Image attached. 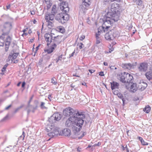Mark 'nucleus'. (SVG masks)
I'll return each instance as SVG.
<instances>
[{
  "label": "nucleus",
  "mask_w": 152,
  "mask_h": 152,
  "mask_svg": "<svg viewBox=\"0 0 152 152\" xmlns=\"http://www.w3.org/2000/svg\"><path fill=\"white\" fill-rule=\"evenodd\" d=\"M63 114L66 116L70 117L65 122L66 126L71 127L74 134L78 135V132L80 130L84 122L83 119L85 117L84 113L68 107L64 110Z\"/></svg>",
  "instance_id": "f257e3e1"
},
{
  "label": "nucleus",
  "mask_w": 152,
  "mask_h": 152,
  "mask_svg": "<svg viewBox=\"0 0 152 152\" xmlns=\"http://www.w3.org/2000/svg\"><path fill=\"white\" fill-rule=\"evenodd\" d=\"M116 4H112L110 9L107 13V15L103 19V24L102 27L104 32L108 30L113 22H117L119 19L120 12L118 8L115 7Z\"/></svg>",
  "instance_id": "f03ea898"
},
{
  "label": "nucleus",
  "mask_w": 152,
  "mask_h": 152,
  "mask_svg": "<svg viewBox=\"0 0 152 152\" xmlns=\"http://www.w3.org/2000/svg\"><path fill=\"white\" fill-rule=\"evenodd\" d=\"M11 24H7L6 26H4V28L2 30L3 33L2 35L0 36V46H4V40L5 38L4 36L7 35L9 34L11 28Z\"/></svg>",
  "instance_id": "7ed1b4c3"
},
{
  "label": "nucleus",
  "mask_w": 152,
  "mask_h": 152,
  "mask_svg": "<svg viewBox=\"0 0 152 152\" xmlns=\"http://www.w3.org/2000/svg\"><path fill=\"white\" fill-rule=\"evenodd\" d=\"M55 19L59 23L63 24L69 19V16L67 14L61 12L57 14L55 17Z\"/></svg>",
  "instance_id": "20e7f679"
},
{
  "label": "nucleus",
  "mask_w": 152,
  "mask_h": 152,
  "mask_svg": "<svg viewBox=\"0 0 152 152\" xmlns=\"http://www.w3.org/2000/svg\"><path fill=\"white\" fill-rule=\"evenodd\" d=\"M50 132L48 134V135L52 138L55 136H57L59 134V132L58 128L51 125Z\"/></svg>",
  "instance_id": "39448f33"
},
{
  "label": "nucleus",
  "mask_w": 152,
  "mask_h": 152,
  "mask_svg": "<svg viewBox=\"0 0 152 152\" xmlns=\"http://www.w3.org/2000/svg\"><path fill=\"white\" fill-rule=\"evenodd\" d=\"M148 64L147 63L142 62L140 63L137 66V69L140 72H145L148 68Z\"/></svg>",
  "instance_id": "423d86ee"
},
{
  "label": "nucleus",
  "mask_w": 152,
  "mask_h": 152,
  "mask_svg": "<svg viewBox=\"0 0 152 152\" xmlns=\"http://www.w3.org/2000/svg\"><path fill=\"white\" fill-rule=\"evenodd\" d=\"M137 84L136 83H132L130 84H128L126 87V89L129 90L130 92H135L137 90Z\"/></svg>",
  "instance_id": "0eeeda50"
},
{
  "label": "nucleus",
  "mask_w": 152,
  "mask_h": 152,
  "mask_svg": "<svg viewBox=\"0 0 152 152\" xmlns=\"http://www.w3.org/2000/svg\"><path fill=\"white\" fill-rule=\"evenodd\" d=\"M37 105L34 106L30 104L29 102H28L27 105L26 107L25 110H27V114L28 115L31 111L33 113H34L35 110L37 109Z\"/></svg>",
  "instance_id": "6e6552de"
},
{
  "label": "nucleus",
  "mask_w": 152,
  "mask_h": 152,
  "mask_svg": "<svg viewBox=\"0 0 152 152\" xmlns=\"http://www.w3.org/2000/svg\"><path fill=\"white\" fill-rule=\"evenodd\" d=\"M62 37L58 35L56 37H53V44L52 45V46L54 48H56L57 46V45H58L61 42V38Z\"/></svg>",
  "instance_id": "1a4fd4ad"
},
{
  "label": "nucleus",
  "mask_w": 152,
  "mask_h": 152,
  "mask_svg": "<svg viewBox=\"0 0 152 152\" xmlns=\"http://www.w3.org/2000/svg\"><path fill=\"white\" fill-rule=\"evenodd\" d=\"M11 40L12 38L9 36L7 35L5 41H4L5 45V51L6 52L8 50L9 45L10 44Z\"/></svg>",
  "instance_id": "9d476101"
},
{
  "label": "nucleus",
  "mask_w": 152,
  "mask_h": 152,
  "mask_svg": "<svg viewBox=\"0 0 152 152\" xmlns=\"http://www.w3.org/2000/svg\"><path fill=\"white\" fill-rule=\"evenodd\" d=\"M45 37L46 41L47 42V45L49 46L50 43L52 42L53 37L49 33H47L45 34Z\"/></svg>",
  "instance_id": "9b49d317"
},
{
  "label": "nucleus",
  "mask_w": 152,
  "mask_h": 152,
  "mask_svg": "<svg viewBox=\"0 0 152 152\" xmlns=\"http://www.w3.org/2000/svg\"><path fill=\"white\" fill-rule=\"evenodd\" d=\"M126 77L127 78L129 84H130L131 83H132V80H133V76L131 75V74L128 73H126Z\"/></svg>",
  "instance_id": "f8f14e48"
},
{
  "label": "nucleus",
  "mask_w": 152,
  "mask_h": 152,
  "mask_svg": "<svg viewBox=\"0 0 152 152\" xmlns=\"http://www.w3.org/2000/svg\"><path fill=\"white\" fill-rule=\"evenodd\" d=\"M110 83L111 88L112 90L115 88H118V86H119V84L118 83L113 81Z\"/></svg>",
  "instance_id": "ddd939ff"
},
{
  "label": "nucleus",
  "mask_w": 152,
  "mask_h": 152,
  "mask_svg": "<svg viewBox=\"0 0 152 152\" xmlns=\"http://www.w3.org/2000/svg\"><path fill=\"white\" fill-rule=\"evenodd\" d=\"M63 135L66 136H69L71 134L70 130L68 129H64L63 130Z\"/></svg>",
  "instance_id": "4468645a"
},
{
  "label": "nucleus",
  "mask_w": 152,
  "mask_h": 152,
  "mask_svg": "<svg viewBox=\"0 0 152 152\" xmlns=\"http://www.w3.org/2000/svg\"><path fill=\"white\" fill-rule=\"evenodd\" d=\"M60 4V8L61 10H64V8L68 7V3L66 1H63Z\"/></svg>",
  "instance_id": "2eb2a0df"
},
{
  "label": "nucleus",
  "mask_w": 152,
  "mask_h": 152,
  "mask_svg": "<svg viewBox=\"0 0 152 152\" xmlns=\"http://www.w3.org/2000/svg\"><path fill=\"white\" fill-rule=\"evenodd\" d=\"M147 86V84L145 82H143L139 85V88L141 91H142L145 89Z\"/></svg>",
  "instance_id": "dca6fc26"
},
{
  "label": "nucleus",
  "mask_w": 152,
  "mask_h": 152,
  "mask_svg": "<svg viewBox=\"0 0 152 152\" xmlns=\"http://www.w3.org/2000/svg\"><path fill=\"white\" fill-rule=\"evenodd\" d=\"M54 115H55V118L56 121L60 120L62 117V115L58 113H55Z\"/></svg>",
  "instance_id": "f3484780"
},
{
  "label": "nucleus",
  "mask_w": 152,
  "mask_h": 152,
  "mask_svg": "<svg viewBox=\"0 0 152 152\" xmlns=\"http://www.w3.org/2000/svg\"><path fill=\"white\" fill-rule=\"evenodd\" d=\"M145 76L149 80L152 79V71H150L145 74Z\"/></svg>",
  "instance_id": "a211bd4d"
},
{
  "label": "nucleus",
  "mask_w": 152,
  "mask_h": 152,
  "mask_svg": "<svg viewBox=\"0 0 152 152\" xmlns=\"http://www.w3.org/2000/svg\"><path fill=\"white\" fill-rule=\"evenodd\" d=\"M11 52H12L13 53V56H12V59H11V61H13V60L15 59L17 56H18L19 54V53L18 52H16V51L14 49L12 50Z\"/></svg>",
  "instance_id": "6ab92c4d"
},
{
  "label": "nucleus",
  "mask_w": 152,
  "mask_h": 152,
  "mask_svg": "<svg viewBox=\"0 0 152 152\" xmlns=\"http://www.w3.org/2000/svg\"><path fill=\"white\" fill-rule=\"evenodd\" d=\"M105 39L107 40H113L114 39V37L113 35H109V34L107 33H106L105 35Z\"/></svg>",
  "instance_id": "aec40b11"
},
{
  "label": "nucleus",
  "mask_w": 152,
  "mask_h": 152,
  "mask_svg": "<svg viewBox=\"0 0 152 152\" xmlns=\"http://www.w3.org/2000/svg\"><path fill=\"white\" fill-rule=\"evenodd\" d=\"M126 77V72H124L121 73L120 77V81L122 83H124V81H125V78Z\"/></svg>",
  "instance_id": "412c9836"
},
{
  "label": "nucleus",
  "mask_w": 152,
  "mask_h": 152,
  "mask_svg": "<svg viewBox=\"0 0 152 152\" xmlns=\"http://www.w3.org/2000/svg\"><path fill=\"white\" fill-rule=\"evenodd\" d=\"M133 1L137 5L141 6L142 4V0H133Z\"/></svg>",
  "instance_id": "4be33fe9"
},
{
  "label": "nucleus",
  "mask_w": 152,
  "mask_h": 152,
  "mask_svg": "<svg viewBox=\"0 0 152 152\" xmlns=\"http://www.w3.org/2000/svg\"><path fill=\"white\" fill-rule=\"evenodd\" d=\"M131 64L129 63L127 64H123L122 65V67L124 69H130V65Z\"/></svg>",
  "instance_id": "5701e85b"
},
{
  "label": "nucleus",
  "mask_w": 152,
  "mask_h": 152,
  "mask_svg": "<svg viewBox=\"0 0 152 152\" xmlns=\"http://www.w3.org/2000/svg\"><path fill=\"white\" fill-rule=\"evenodd\" d=\"M117 95L119 98H120V99H121L122 100L123 104L124 105V102L125 101V98L124 97V96L121 93H118L117 94Z\"/></svg>",
  "instance_id": "b1692460"
},
{
  "label": "nucleus",
  "mask_w": 152,
  "mask_h": 152,
  "mask_svg": "<svg viewBox=\"0 0 152 152\" xmlns=\"http://www.w3.org/2000/svg\"><path fill=\"white\" fill-rule=\"evenodd\" d=\"M55 118V115L53 114L49 118V121L51 123L56 122V121Z\"/></svg>",
  "instance_id": "393cba45"
},
{
  "label": "nucleus",
  "mask_w": 152,
  "mask_h": 152,
  "mask_svg": "<svg viewBox=\"0 0 152 152\" xmlns=\"http://www.w3.org/2000/svg\"><path fill=\"white\" fill-rule=\"evenodd\" d=\"M82 4L86 7H88L89 5L90 0H82Z\"/></svg>",
  "instance_id": "a878e982"
},
{
  "label": "nucleus",
  "mask_w": 152,
  "mask_h": 152,
  "mask_svg": "<svg viewBox=\"0 0 152 152\" xmlns=\"http://www.w3.org/2000/svg\"><path fill=\"white\" fill-rule=\"evenodd\" d=\"M54 47L52 46L51 48L49 49H45L44 51L45 52H47L48 54H50L54 50Z\"/></svg>",
  "instance_id": "bb28decb"
},
{
  "label": "nucleus",
  "mask_w": 152,
  "mask_h": 152,
  "mask_svg": "<svg viewBox=\"0 0 152 152\" xmlns=\"http://www.w3.org/2000/svg\"><path fill=\"white\" fill-rule=\"evenodd\" d=\"M151 110V107L149 106L148 105L144 108L143 111L147 113H148Z\"/></svg>",
  "instance_id": "cd10ccee"
},
{
  "label": "nucleus",
  "mask_w": 152,
  "mask_h": 152,
  "mask_svg": "<svg viewBox=\"0 0 152 152\" xmlns=\"http://www.w3.org/2000/svg\"><path fill=\"white\" fill-rule=\"evenodd\" d=\"M55 15V13H52L49 14V20H53V18L54 15Z\"/></svg>",
  "instance_id": "c85d7f7f"
},
{
  "label": "nucleus",
  "mask_w": 152,
  "mask_h": 152,
  "mask_svg": "<svg viewBox=\"0 0 152 152\" xmlns=\"http://www.w3.org/2000/svg\"><path fill=\"white\" fill-rule=\"evenodd\" d=\"M97 35H95L96 38V44H98L100 42V38L99 36H97Z\"/></svg>",
  "instance_id": "c756f323"
},
{
  "label": "nucleus",
  "mask_w": 152,
  "mask_h": 152,
  "mask_svg": "<svg viewBox=\"0 0 152 152\" xmlns=\"http://www.w3.org/2000/svg\"><path fill=\"white\" fill-rule=\"evenodd\" d=\"M137 65V62H136L134 63H133L132 64H131V65H130V68L131 69H134L135 66Z\"/></svg>",
  "instance_id": "7c9ffc66"
},
{
  "label": "nucleus",
  "mask_w": 152,
  "mask_h": 152,
  "mask_svg": "<svg viewBox=\"0 0 152 152\" xmlns=\"http://www.w3.org/2000/svg\"><path fill=\"white\" fill-rule=\"evenodd\" d=\"M51 83L54 85H56L57 83V80L56 78H55L54 77L52 78L51 80Z\"/></svg>",
  "instance_id": "2f4dec72"
},
{
  "label": "nucleus",
  "mask_w": 152,
  "mask_h": 152,
  "mask_svg": "<svg viewBox=\"0 0 152 152\" xmlns=\"http://www.w3.org/2000/svg\"><path fill=\"white\" fill-rule=\"evenodd\" d=\"M64 10H61L62 12H64L66 14V13L68 12L69 11V9L68 7L64 8Z\"/></svg>",
  "instance_id": "473e14b6"
},
{
  "label": "nucleus",
  "mask_w": 152,
  "mask_h": 152,
  "mask_svg": "<svg viewBox=\"0 0 152 152\" xmlns=\"http://www.w3.org/2000/svg\"><path fill=\"white\" fill-rule=\"evenodd\" d=\"M56 10V6L55 5H54L52 9L51 13H55V11Z\"/></svg>",
  "instance_id": "72a5a7b5"
},
{
  "label": "nucleus",
  "mask_w": 152,
  "mask_h": 152,
  "mask_svg": "<svg viewBox=\"0 0 152 152\" xmlns=\"http://www.w3.org/2000/svg\"><path fill=\"white\" fill-rule=\"evenodd\" d=\"M99 28H98V32L97 33H96V34L95 35H97V36H100V34L102 32V31H103V29H102V31H101V30H100V31L99 30V29H100L99 28Z\"/></svg>",
  "instance_id": "f704fd0d"
},
{
  "label": "nucleus",
  "mask_w": 152,
  "mask_h": 152,
  "mask_svg": "<svg viewBox=\"0 0 152 152\" xmlns=\"http://www.w3.org/2000/svg\"><path fill=\"white\" fill-rule=\"evenodd\" d=\"M45 104V103L43 102H41V104L40 105L42 109H46V107L44 106V105Z\"/></svg>",
  "instance_id": "c9c22d12"
},
{
  "label": "nucleus",
  "mask_w": 152,
  "mask_h": 152,
  "mask_svg": "<svg viewBox=\"0 0 152 152\" xmlns=\"http://www.w3.org/2000/svg\"><path fill=\"white\" fill-rule=\"evenodd\" d=\"M8 64H6L4 66V67L2 69L1 71L2 72L4 71H5L6 69V68L7 66H8Z\"/></svg>",
  "instance_id": "e433bc0d"
},
{
  "label": "nucleus",
  "mask_w": 152,
  "mask_h": 152,
  "mask_svg": "<svg viewBox=\"0 0 152 152\" xmlns=\"http://www.w3.org/2000/svg\"><path fill=\"white\" fill-rule=\"evenodd\" d=\"M13 53H12V52H11L8 57V59L9 60V61L11 59V58L12 57V56H13Z\"/></svg>",
  "instance_id": "4c0bfd02"
},
{
  "label": "nucleus",
  "mask_w": 152,
  "mask_h": 152,
  "mask_svg": "<svg viewBox=\"0 0 152 152\" xmlns=\"http://www.w3.org/2000/svg\"><path fill=\"white\" fill-rule=\"evenodd\" d=\"M86 7H85L84 5H83L82 4L80 6V8L82 9L83 10H85Z\"/></svg>",
  "instance_id": "58836bf2"
},
{
  "label": "nucleus",
  "mask_w": 152,
  "mask_h": 152,
  "mask_svg": "<svg viewBox=\"0 0 152 152\" xmlns=\"http://www.w3.org/2000/svg\"><path fill=\"white\" fill-rule=\"evenodd\" d=\"M8 118V115H7L5 117L3 118L1 121H4L7 120Z\"/></svg>",
  "instance_id": "ea45409f"
},
{
  "label": "nucleus",
  "mask_w": 152,
  "mask_h": 152,
  "mask_svg": "<svg viewBox=\"0 0 152 152\" xmlns=\"http://www.w3.org/2000/svg\"><path fill=\"white\" fill-rule=\"evenodd\" d=\"M141 143L143 145H147L148 144V143L145 142L143 140L141 141Z\"/></svg>",
  "instance_id": "a19ab883"
},
{
  "label": "nucleus",
  "mask_w": 152,
  "mask_h": 152,
  "mask_svg": "<svg viewBox=\"0 0 152 152\" xmlns=\"http://www.w3.org/2000/svg\"><path fill=\"white\" fill-rule=\"evenodd\" d=\"M49 14H46L45 15V19L47 20H49Z\"/></svg>",
  "instance_id": "79ce46f5"
},
{
  "label": "nucleus",
  "mask_w": 152,
  "mask_h": 152,
  "mask_svg": "<svg viewBox=\"0 0 152 152\" xmlns=\"http://www.w3.org/2000/svg\"><path fill=\"white\" fill-rule=\"evenodd\" d=\"M101 145V143L100 142H98L97 144H95L92 146V147H95L96 146H99Z\"/></svg>",
  "instance_id": "37998d69"
},
{
  "label": "nucleus",
  "mask_w": 152,
  "mask_h": 152,
  "mask_svg": "<svg viewBox=\"0 0 152 152\" xmlns=\"http://www.w3.org/2000/svg\"><path fill=\"white\" fill-rule=\"evenodd\" d=\"M114 33V30H110V31H109L107 33L109 34V35H113V33Z\"/></svg>",
  "instance_id": "c03bdc74"
},
{
  "label": "nucleus",
  "mask_w": 152,
  "mask_h": 152,
  "mask_svg": "<svg viewBox=\"0 0 152 152\" xmlns=\"http://www.w3.org/2000/svg\"><path fill=\"white\" fill-rule=\"evenodd\" d=\"M125 81H124V83H128V84H129L128 81L127 80V78L126 77L125 78Z\"/></svg>",
  "instance_id": "a18cd8bd"
},
{
  "label": "nucleus",
  "mask_w": 152,
  "mask_h": 152,
  "mask_svg": "<svg viewBox=\"0 0 152 152\" xmlns=\"http://www.w3.org/2000/svg\"><path fill=\"white\" fill-rule=\"evenodd\" d=\"M47 21L48 22V26H52L53 23L49 21V20H48Z\"/></svg>",
  "instance_id": "49530a36"
},
{
  "label": "nucleus",
  "mask_w": 152,
  "mask_h": 152,
  "mask_svg": "<svg viewBox=\"0 0 152 152\" xmlns=\"http://www.w3.org/2000/svg\"><path fill=\"white\" fill-rule=\"evenodd\" d=\"M41 44H39L37 47L36 48V50L35 51V53H36L37 51V50H38L39 48V47Z\"/></svg>",
  "instance_id": "de8ad7c7"
},
{
  "label": "nucleus",
  "mask_w": 152,
  "mask_h": 152,
  "mask_svg": "<svg viewBox=\"0 0 152 152\" xmlns=\"http://www.w3.org/2000/svg\"><path fill=\"white\" fill-rule=\"evenodd\" d=\"M85 38V36L84 35H82L80 38V39L81 40H83Z\"/></svg>",
  "instance_id": "09e8293b"
},
{
  "label": "nucleus",
  "mask_w": 152,
  "mask_h": 152,
  "mask_svg": "<svg viewBox=\"0 0 152 152\" xmlns=\"http://www.w3.org/2000/svg\"><path fill=\"white\" fill-rule=\"evenodd\" d=\"M62 56V55H61V56H60L58 57V60H59L60 61H61Z\"/></svg>",
  "instance_id": "8fccbe9b"
},
{
  "label": "nucleus",
  "mask_w": 152,
  "mask_h": 152,
  "mask_svg": "<svg viewBox=\"0 0 152 152\" xmlns=\"http://www.w3.org/2000/svg\"><path fill=\"white\" fill-rule=\"evenodd\" d=\"M104 73L103 72H99V75L101 76H104V75L103 74Z\"/></svg>",
  "instance_id": "3c124183"
},
{
  "label": "nucleus",
  "mask_w": 152,
  "mask_h": 152,
  "mask_svg": "<svg viewBox=\"0 0 152 152\" xmlns=\"http://www.w3.org/2000/svg\"><path fill=\"white\" fill-rule=\"evenodd\" d=\"M59 30L61 32H63L64 31V29H63V28H59Z\"/></svg>",
  "instance_id": "603ef678"
},
{
  "label": "nucleus",
  "mask_w": 152,
  "mask_h": 152,
  "mask_svg": "<svg viewBox=\"0 0 152 152\" xmlns=\"http://www.w3.org/2000/svg\"><path fill=\"white\" fill-rule=\"evenodd\" d=\"M88 71L89 72H90L91 73V74L93 72H94L95 71V70H93V69H89Z\"/></svg>",
  "instance_id": "864d4df0"
},
{
  "label": "nucleus",
  "mask_w": 152,
  "mask_h": 152,
  "mask_svg": "<svg viewBox=\"0 0 152 152\" xmlns=\"http://www.w3.org/2000/svg\"><path fill=\"white\" fill-rule=\"evenodd\" d=\"M26 84V83L25 82H23L22 83V87L23 88L25 87Z\"/></svg>",
  "instance_id": "5fc2aeb1"
},
{
  "label": "nucleus",
  "mask_w": 152,
  "mask_h": 152,
  "mask_svg": "<svg viewBox=\"0 0 152 152\" xmlns=\"http://www.w3.org/2000/svg\"><path fill=\"white\" fill-rule=\"evenodd\" d=\"M12 106V105L10 104L8 106V107H6L5 108V110H8L10 107Z\"/></svg>",
  "instance_id": "6e6d98bb"
},
{
  "label": "nucleus",
  "mask_w": 152,
  "mask_h": 152,
  "mask_svg": "<svg viewBox=\"0 0 152 152\" xmlns=\"http://www.w3.org/2000/svg\"><path fill=\"white\" fill-rule=\"evenodd\" d=\"M80 45H79V48L80 49H81L83 48L82 45H83V44L81 43H80Z\"/></svg>",
  "instance_id": "4d7b16f0"
},
{
  "label": "nucleus",
  "mask_w": 152,
  "mask_h": 152,
  "mask_svg": "<svg viewBox=\"0 0 152 152\" xmlns=\"http://www.w3.org/2000/svg\"><path fill=\"white\" fill-rule=\"evenodd\" d=\"M138 139L141 142L142 141V140H143V139L141 137H138Z\"/></svg>",
  "instance_id": "13d9d810"
},
{
  "label": "nucleus",
  "mask_w": 152,
  "mask_h": 152,
  "mask_svg": "<svg viewBox=\"0 0 152 152\" xmlns=\"http://www.w3.org/2000/svg\"><path fill=\"white\" fill-rule=\"evenodd\" d=\"M75 53V50L70 55L69 57H71L73 56L74 55Z\"/></svg>",
  "instance_id": "bf43d9fd"
},
{
  "label": "nucleus",
  "mask_w": 152,
  "mask_h": 152,
  "mask_svg": "<svg viewBox=\"0 0 152 152\" xmlns=\"http://www.w3.org/2000/svg\"><path fill=\"white\" fill-rule=\"evenodd\" d=\"M31 14L32 15H34L35 14V12L34 11H31Z\"/></svg>",
  "instance_id": "052dcab7"
},
{
  "label": "nucleus",
  "mask_w": 152,
  "mask_h": 152,
  "mask_svg": "<svg viewBox=\"0 0 152 152\" xmlns=\"http://www.w3.org/2000/svg\"><path fill=\"white\" fill-rule=\"evenodd\" d=\"M28 68V70L27 71H29L30 70V71H31V67L30 66H28L27 67Z\"/></svg>",
  "instance_id": "680f3d73"
},
{
  "label": "nucleus",
  "mask_w": 152,
  "mask_h": 152,
  "mask_svg": "<svg viewBox=\"0 0 152 152\" xmlns=\"http://www.w3.org/2000/svg\"><path fill=\"white\" fill-rule=\"evenodd\" d=\"M132 27V25H130L129 28V30H131Z\"/></svg>",
  "instance_id": "e2e57ef3"
},
{
  "label": "nucleus",
  "mask_w": 152,
  "mask_h": 152,
  "mask_svg": "<svg viewBox=\"0 0 152 152\" xmlns=\"http://www.w3.org/2000/svg\"><path fill=\"white\" fill-rule=\"evenodd\" d=\"M75 86V85H74L73 83H72L70 85V86L72 88H74Z\"/></svg>",
  "instance_id": "0e129e2a"
},
{
  "label": "nucleus",
  "mask_w": 152,
  "mask_h": 152,
  "mask_svg": "<svg viewBox=\"0 0 152 152\" xmlns=\"http://www.w3.org/2000/svg\"><path fill=\"white\" fill-rule=\"evenodd\" d=\"M34 38L33 39H30V40L29 41V42L32 43L33 42L34 40Z\"/></svg>",
  "instance_id": "69168bd1"
},
{
  "label": "nucleus",
  "mask_w": 152,
  "mask_h": 152,
  "mask_svg": "<svg viewBox=\"0 0 152 152\" xmlns=\"http://www.w3.org/2000/svg\"><path fill=\"white\" fill-rule=\"evenodd\" d=\"M28 34V33L26 32H23V34L22 35L23 36L24 35H27Z\"/></svg>",
  "instance_id": "338daca9"
},
{
  "label": "nucleus",
  "mask_w": 152,
  "mask_h": 152,
  "mask_svg": "<svg viewBox=\"0 0 152 152\" xmlns=\"http://www.w3.org/2000/svg\"><path fill=\"white\" fill-rule=\"evenodd\" d=\"M103 64L104 66H108V64L107 62H104Z\"/></svg>",
  "instance_id": "774afa93"
}]
</instances>
